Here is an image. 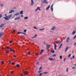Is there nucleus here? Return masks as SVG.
<instances>
[{"instance_id":"56","label":"nucleus","mask_w":76,"mask_h":76,"mask_svg":"<svg viewBox=\"0 0 76 76\" xmlns=\"http://www.w3.org/2000/svg\"><path fill=\"white\" fill-rule=\"evenodd\" d=\"M66 58H65V59L64 60V61H65V60H66Z\"/></svg>"},{"instance_id":"38","label":"nucleus","mask_w":76,"mask_h":76,"mask_svg":"<svg viewBox=\"0 0 76 76\" xmlns=\"http://www.w3.org/2000/svg\"><path fill=\"white\" fill-rule=\"evenodd\" d=\"M37 34H36L35 36L34 37V38H36V37H37Z\"/></svg>"},{"instance_id":"50","label":"nucleus","mask_w":76,"mask_h":76,"mask_svg":"<svg viewBox=\"0 0 76 76\" xmlns=\"http://www.w3.org/2000/svg\"><path fill=\"white\" fill-rule=\"evenodd\" d=\"M53 60V58H52L51 59H50V60L51 61V60Z\"/></svg>"},{"instance_id":"39","label":"nucleus","mask_w":76,"mask_h":76,"mask_svg":"<svg viewBox=\"0 0 76 76\" xmlns=\"http://www.w3.org/2000/svg\"><path fill=\"white\" fill-rule=\"evenodd\" d=\"M16 31V30H14L12 32L13 34V32H15Z\"/></svg>"},{"instance_id":"36","label":"nucleus","mask_w":76,"mask_h":76,"mask_svg":"<svg viewBox=\"0 0 76 76\" xmlns=\"http://www.w3.org/2000/svg\"><path fill=\"white\" fill-rule=\"evenodd\" d=\"M76 38V35H75V36L73 38V39H75V38Z\"/></svg>"},{"instance_id":"17","label":"nucleus","mask_w":76,"mask_h":76,"mask_svg":"<svg viewBox=\"0 0 76 76\" xmlns=\"http://www.w3.org/2000/svg\"><path fill=\"white\" fill-rule=\"evenodd\" d=\"M3 32H1L0 33V37H2V36H3Z\"/></svg>"},{"instance_id":"46","label":"nucleus","mask_w":76,"mask_h":76,"mask_svg":"<svg viewBox=\"0 0 76 76\" xmlns=\"http://www.w3.org/2000/svg\"><path fill=\"white\" fill-rule=\"evenodd\" d=\"M72 69H75V66H73L72 68Z\"/></svg>"},{"instance_id":"37","label":"nucleus","mask_w":76,"mask_h":76,"mask_svg":"<svg viewBox=\"0 0 76 76\" xmlns=\"http://www.w3.org/2000/svg\"><path fill=\"white\" fill-rule=\"evenodd\" d=\"M56 55L55 54L52 56V57H56Z\"/></svg>"},{"instance_id":"3","label":"nucleus","mask_w":76,"mask_h":76,"mask_svg":"<svg viewBox=\"0 0 76 76\" xmlns=\"http://www.w3.org/2000/svg\"><path fill=\"white\" fill-rule=\"evenodd\" d=\"M70 40V38L69 37H68L66 39V42L67 43H69V42Z\"/></svg>"},{"instance_id":"15","label":"nucleus","mask_w":76,"mask_h":76,"mask_svg":"<svg viewBox=\"0 0 76 76\" xmlns=\"http://www.w3.org/2000/svg\"><path fill=\"white\" fill-rule=\"evenodd\" d=\"M4 25H5V24L4 23L2 24L1 26H0V28H2V27H3V26H4Z\"/></svg>"},{"instance_id":"34","label":"nucleus","mask_w":76,"mask_h":76,"mask_svg":"<svg viewBox=\"0 0 76 76\" xmlns=\"http://www.w3.org/2000/svg\"><path fill=\"white\" fill-rule=\"evenodd\" d=\"M15 63H12V65H15Z\"/></svg>"},{"instance_id":"51","label":"nucleus","mask_w":76,"mask_h":76,"mask_svg":"<svg viewBox=\"0 0 76 76\" xmlns=\"http://www.w3.org/2000/svg\"><path fill=\"white\" fill-rule=\"evenodd\" d=\"M9 50H10L11 51H12V49L10 48V49H9Z\"/></svg>"},{"instance_id":"61","label":"nucleus","mask_w":76,"mask_h":76,"mask_svg":"<svg viewBox=\"0 0 76 76\" xmlns=\"http://www.w3.org/2000/svg\"><path fill=\"white\" fill-rule=\"evenodd\" d=\"M72 53H74V51H72Z\"/></svg>"},{"instance_id":"49","label":"nucleus","mask_w":76,"mask_h":76,"mask_svg":"<svg viewBox=\"0 0 76 76\" xmlns=\"http://www.w3.org/2000/svg\"><path fill=\"white\" fill-rule=\"evenodd\" d=\"M37 54H38V53H35V55H37V56H38Z\"/></svg>"},{"instance_id":"44","label":"nucleus","mask_w":76,"mask_h":76,"mask_svg":"<svg viewBox=\"0 0 76 76\" xmlns=\"http://www.w3.org/2000/svg\"><path fill=\"white\" fill-rule=\"evenodd\" d=\"M44 74H47V73H48V72H44L43 73Z\"/></svg>"},{"instance_id":"57","label":"nucleus","mask_w":76,"mask_h":76,"mask_svg":"<svg viewBox=\"0 0 76 76\" xmlns=\"http://www.w3.org/2000/svg\"><path fill=\"white\" fill-rule=\"evenodd\" d=\"M12 42H13V41H10V43H12Z\"/></svg>"},{"instance_id":"7","label":"nucleus","mask_w":76,"mask_h":76,"mask_svg":"<svg viewBox=\"0 0 76 76\" xmlns=\"http://www.w3.org/2000/svg\"><path fill=\"white\" fill-rule=\"evenodd\" d=\"M19 19H20V17H17L14 19V20H19Z\"/></svg>"},{"instance_id":"59","label":"nucleus","mask_w":76,"mask_h":76,"mask_svg":"<svg viewBox=\"0 0 76 76\" xmlns=\"http://www.w3.org/2000/svg\"><path fill=\"white\" fill-rule=\"evenodd\" d=\"M21 17H22V18H23V15H21Z\"/></svg>"},{"instance_id":"52","label":"nucleus","mask_w":76,"mask_h":76,"mask_svg":"<svg viewBox=\"0 0 76 76\" xmlns=\"http://www.w3.org/2000/svg\"><path fill=\"white\" fill-rule=\"evenodd\" d=\"M66 72H68V68H67L66 69Z\"/></svg>"},{"instance_id":"20","label":"nucleus","mask_w":76,"mask_h":76,"mask_svg":"<svg viewBox=\"0 0 76 76\" xmlns=\"http://www.w3.org/2000/svg\"><path fill=\"white\" fill-rule=\"evenodd\" d=\"M55 27H53L51 29L52 31H54L55 30Z\"/></svg>"},{"instance_id":"32","label":"nucleus","mask_w":76,"mask_h":76,"mask_svg":"<svg viewBox=\"0 0 76 76\" xmlns=\"http://www.w3.org/2000/svg\"><path fill=\"white\" fill-rule=\"evenodd\" d=\"M42 75V74L41 73L39 74V76H41Z\"/></svg>"},{"instance_id":"33","label":"nucleus","mask_w":76,"mask_h":76,"mask_svg":"<svg viewBox=\"0 0 76 76\" xmlns=\"http://www.w3.org/2000/svg\"><path fill=\"white\" fill-rule=\"evenodd\" d=\"M71 55H72V54H70L68 56V57H70L71 56Z\"/></svg>"},{"instance_id":"42","label":"nucleus","mask_w":76,"mask_h":76,"mask_svg":"<svg viewBox=\"0 0 76 76\" xmlns=\"http://www.w3.org/2000/svg\"><path fill=\"white\" fill-rule=\"evenodd\" d=\"M60 59H61V58H62V56H60Z\"/></svg>"},{"instance_id":"5","label":"nucleus","mask_w":76,"mask_h":76,"mask_svg":"<svg viewBox=\"0 0 76 76\" xmlns=\"http://www.w3.org/2000/svg\"><path fill=\"white\" fill-rule=\"evenodd\" d=\"M76 29L74 30L72 33V35H74V34H76Z\"/></svg>"},{"instance_id":"19","label":"nucleus","mask_w":76,"mask_h":76,"mask_svg":"<svg viewBox=\"0 0 76 76\" xmlns=\"http://www.w3.org/2000/svg\"><path fill=\"white\" fill-rule=\"evenodd\" d=\"M53 6L52 5L51 8L52 12H53Z\"/></svg>"},{"instance_id":"35","label":"nucleus","mask_w":76,"mask_h":76,"mask_svg":"<svg viewBox=\"0 0 76 76\" xmlns=\"http://www.w3.org/2000/svg\"><path fill=\"white\" fill-rule=\"evenodd\" d=\"M27 31V30H24V32H26V31Z\"/></svg>"},{"instance_id":"55","label":"nucleus","mask_w":76,"mask_h":76,"mask_svg":"<svg viewBox=\"0 0 76 76\" xmlns=\"http://www.w3.org/2000/svg\"><path fill=\"white\" fill-rule=\"evenodd\" d=\"M54 48H55V50H57V49H56V47H54Z\"/></svg>"},{"instance_id":"28","label":"nucleus","mask_w":76,"mask_h":76,"mask_svg":"<svg viewBox=\"0 0 76 76\" xmlns=\"http://www.w3.org/2000/svg\"><path fill=\"white\" fill-rule=\"evenodd\" d=\"M44 28H43L42 29H39V31H43V30H44Z\"/></svg>"},{"instance_id":"24","label":"nucleus","mask_w":76,"mask_h":76,"mask_svg":"<svg viewBox=\"0 0 76 76\" xmlns=\"http://www.w3.org/2000/svg\"><path fill=\"white\" fill-rule=\"evenodd\" d=\"M55 53L54 51H53V50H51V51H50V53Z\"/></svg>"},{"instance_id":"11","label":"nucleus","mask_w":76,"mask_h":76,"mask_svg":"<svg viewBox=\"0 0 76 76\" xmlns=\"http://www.w3.org/2000/svg\"><path fill=\"white\" fill-rule=\"evenodd\" d=\"M50 5H49V6L47 7L46 8V10H48L49 9H50Z\"/></svg>"},{"instance_id":"30","label":"nucleus","mask_w":76,"mask_h":76,"mask_svg":"<svg viewBox=\"0 0 76 76\" xmlns=\"http://www.w3.org/2000/svg\"><path fill=\"white\" fill-rule=\"evenodd\" d=\"M27 54H28V55H30V54H31V53H30V52H28L27 53Z\"/></svg>"},{"instance_id":"14","label":"nucleus","mask_w":76,"mask_h":76,"mask_svg":"<svg viewBox=\"0 0 76 76\" xmlns=\"http://www.w3.org/2000/svg\"><path fill=\"white\" fill-rule=\"evenodd\" d=\"M44 51L42 49L41 50V52L40 53V55H41L42 54V53L44 52Z\"/></svg>"},{"instance_id":"16","label":"nucleus","mask_w":76,"mask_h":76,"mask_svg":"<svg viewBox=\"0 0 76 76\" xmlns=\"http://www.w3.org/2000/svg\"><path fill=\"white\" fill-rule=\"evenodd\" d=\"M17 15H19V13L17 12L15 14L14 16H17Z\"/></svg>"},{"instance_id":"8","label":"nucleus","mask_w":76,"mask_h":76,"mask_svg":"<svg viewBox=\"0 0 76 76\" xmlns=\"http://www.w3.org/2000/svg\"><path fill=\"white\" fill-rule=\"evenodd\" d=\"M12 15H9L7 17V18H8L9 19H10L12 17Z\"/></svg>"},{"instance_id":"47","label":"nucleus","mask_w":76,"mask_h":76,"mask_svg":"<svg viewBox=\"0 0 76 76\" xmlns=\"http://www.w3.org/2000/svg\"><path fill=\"white\" fill-rule=\"evenodd\" d=\"M14 73V71H12L11 72V74H12V73Z\"/></svg>"},{"instance_id":"6","label":"nucleus","mask_w":76,"mask_h":76,"mask_svg":"<svg viewBox=\"0 0 76 76\" xmlns=\"http://www.w3.org/2000/svg\"><path fill=\"white\" fill-rule=\"evenodd\" d=\"M23 73H24V75H28V73H29L28 72L24 71L23 72Z\"/></svg>"},{"instance_id":"23","label":"nucleus","mask_w":76,"mask_h":76,"mask_svg":"<svg viewBox=\"0 0 76 76\" xmlns=\"http://www.w3.org/2000/svg\"><path fill=\"white\" fill-rule=\"evenodd\" d=\"M55 43H56V44H58V43L56 42H54V47H56V44H55Z\"/></svg>"},{"instance_id":"18","label":"nucleus","mask_w":76,"mask_h":76,"mask_svg":"<svg viewBox=\"0 0 76 76\" xmlns=\"http://www.w3.org/2000/svg\"><path fill=\"white\" fill-rule=\"evenodd\" d=\"M63 45V44H61V45H60V46L59 47V49H60L61 48V47H62V46Z\"/></svg>"},{"instance_id":"31","label":"nucleus","mask_w":76,"mask_h":76,"mask_svg":"<svg viewBox=\"0 0 76 76\" xmlns=\"http://www.w3.org/2000/svg\"><path fill=\"white\" fill-rule=\"evenodd\" d=\"M34 29H37V30H38V28H37V27H34Z\"/></svg>"},{"instance_id":"10","label":"nucleus","mask_w":76,"mask_h":76,"mask_svg":"<svg viewBox=\"0 0 76 76\" xmlns=\"http://www.w3.org/2000/svg\"><path fill=\"white\" fill-rule=\"evenodd\" d=\"M31 5L32 6V5H34V1L33 0H31Z\"/></svg>"},{"instance_id":"41","label":"nucleus","mask_w":76,"mask_h":76,"mask_svg":"<svg viewBox=\"0 0 76 76\" xmlns=\"http://www.w3.org/2000/svg\"><path fill=\"white\" fill-rule=\"evenodd\" d=\"M7 49H10V47H7Z\"/></svg>"},{"instance_id":"29","label":"nucleus","mask_w":76,"mask_h":76,"mask_svg":"<svg viewBox=\"0 0 76 76\" xmlns=\"http://www.w3.org/2000/svg\"><path fill=\"white\" fill-rule=\"evenodd\" d=\"M42 67H40L39 69V70H41V69H42Z\"/></svg>"},{"instance_id":"13","label":"nucleus","mask_w":76,"mask_h":76,"mask_svg":"<svg viewBox=\"0 0 76 76\" xmlns=\"http://www.w3.org/2000/svg\"><path fill=\"white\" fill-rule=\"evenodd\" d=\"M4 19H5V20H9V18H6V17H4Z\"/></svg>"},{"instance_id":"64","label":"nucleus","mask_w":76,"mask_h":76,"mask_svg":"<svg viewBox=\"0 0 76 76\" xmlns=\"http://www.w3.org/2000/svg\"><path fill=\"white\" fill-rule=\"evenodd\" d=\"M12 51H15V50H12Z\"/></svg>"},{"instance_id":"60","label":"nucleus","mask_w":76,"mask_h":76,"mask_svg":"<svg viewBox=\"0 0 76 76\" xmlns=\"http://www.w3.org/2000/svg\"><path fill=\"white\" fill-rule=\"evenodd\" d=\"M9 61L10 63H11V61Z\"/></svg>"},{"instance_id":"9","label":"nucleus","mask_w":76,"mask_h":76,"mask_svg":"<svg viewBox=\"0 0 76 76\" xmlns=\"http://www.w3.org/2000/svg\"><path fill=\"white\" fill-rule=\"evenodd\" d=\"M15 10H10L9 13H12V12H14Z\"/></svg>"},{"instance_id":"63","label":"nucleus","mask_w":76,"mask_h":76,"mask_svg":"<svg viewBox=\"0 0 76 76\" xmlns=\"http://www.w3.org/2000/svg\"><path fill=\"white\" fill-rule=\"evenodd\" d=\"M76 45V43H75V44H74V45Z\"/></svg>"},{"instance_id":"45","label":"nucleus","mask_w":76,"mask_h":76,"mask_svg":"<svg viewBox=\"0 0 76 76\" xmlns=\"http://www.w3.org/2000/svg\"><path fill=\"white\" fill-rule=\"evenodd\" d=\"M13 57H17V56H15V55H14L13 56Z\"/></svg>"},{"instance_id":"62","label":"nucleus","mask_w":76,"mask_h":76,"mask_svg":"<svg viewBox=\"0 0 76 76\" xmlns=\"http://www.w3.org/2000/svg\"><path fill=\"white\" fill-rule=\"evenodd\" d=\"M36 64H39V62H38Z\"/></svg>"},{"instance_id":"25","label":"nucleus","mask_w":76,"mask_h":76,"mask_svg":"<svg viewBox=\"0 0 76 76\" xmlns=\"http://www.w3.org/2000/svg\"><path fill=\"white\" fill-rule=\"evenodd\" d=\"M16 67H20V65L19 64H17L16 65Z\"/></svg>"},{"instance_id":"54","label":"nucleus","mask_w":76,"mask_h":76,"mask_svg":"<svg viewBox=\"0 0 76 76\" xmlns=\"http://www.w3.org/2000/svg\"><path fill=\"white\" fill-rule=\"evenodd\" d=\"M22 32H19L18 33V34H22Z\"/></svg>"},{"instance_id":"4","label":"nucleus","mask_w":76,"mask_h":76,"mask_svg":"<svg viewBox=\"0 0 76 76\" xmlns=\"http://www.w3.org/2000/svg\"><path fill=\"white\" fill-rule=\"evenodd\" d=\"M38 10L39 11H41V9H40V7H37V9L35 10V11L37 12Z\"/></svg>"},{"instance_id":"1","label":"nucleus","mask_w":76,"mask_h":76,"mask_svg":"<svg viewBox=\"0 0 76 76\" xmlns=\"http://www.w3.org/2000/svg\"><path fill=\"white\" fill-rule=\"evenodd\" d=\"M47 0H42V3H44L45 4H48V1H47Z\"/></svg>"},{"instance_id":"40","label":"nucleus","mask_w":76,"mask_h":76,"mask_svg":"<svg viewBox=\"0 0 76 76\" xmlns=\"http://www.w3.org/2000/svg\"><path fill=\"white\" fill-rule=\"evenodd\" d=\"M1 63H2V64H4V62H3V61H1Z\"/></svg>"},{"instance_id":"53","label":"nucleus","mask_w":76,"mask_h":76,"mask_svg":"<svg viewBox=\"0 0 76 76\" xmlns=\"http://www.w3.org/2000/svg\"><path fill=\"white\" fill-rule=\"evenodd\" d=\"M9 51H6V53H9Z\"/></svg>"},{"instance_id":"12","label":"nucleus","mask_w":76,"mask_h":76,"mask_svg":"<svg viewBox=\"0 0 76 76\" xmlns=\"http://www.w3.org/2000/svg\"><path fill=\"white\" fill-rule=\"evenodd\" d=\"M20 15H23V10L21 11L20 12Z\"/></svg>"},{"instance_id":"43","label":"nucleus","mask_w":76,"mask_h":76,"mask_svg":"<svg viewBox=\"0 0 76 76\" xmlns=\"http://www.w3.org/2000/svg\"><path fill=\"white\" fill-rule=\"evenodd\" d=\"M5 17H6V18H7V14H6L5 15Z\"/></svg>"},{"instance_id":"2","label":"nucleus","mask_w":76,"mask_h":76,"mask_svg":"<svg viewBox=\"0 0 76 76\" xmlns=\"http://www.w3.org/2000/svg\"><path fill=\"white\" fill-rule=\"evenodd\" d=\"M46 47L47 50H48V51H50V50H48L49 49V48H50V45H47Z\"/></svg>"},{"instance_id":"22","label":"nucleus","mask_w":76,"mask_h":76,"mask_svg":"<svg viewBox=\"0 0 76 76\" xmlns=\"http://www.w3.org/2000/svg\"><path fill=\"white\" fill-rule=\"evenodd\" d=\"M69 48V47H67L66 49H65V52H66V51H67L68 50V48Z\"/></svg>"},{"instance_id":"21","label":"nucleus","mask_w":76,"mask_h":76,"mask_svg":"<svg viewBox=\"0 0 76 76\" xmlns=\"http://www.w3.org/2000/svg\"><path fill=\"white\" fill-rule=\"evenodd\" d=\"M24 19H25L26 20H27V19H28V17H25L24 18Z\"/></svg>"},{"instance_id":"27","label":"nucleus","mask_w":76,"mask_h":76,"mask_svg":"<svg viewBox=\"0 0 76 76\" xmlns=\"http://www.w3.org/2000/svg\"><path fill=\"white\" fill-rule=\"evenodd\" d=\"M2 16H3V15L2 14H0V18H2Z\"/></svg>"},{"instance_id":"58","label":"nucleus","mask_w":76,"mask_h":76,"mask_svg":"<svg viewBox=\"0 0 76 76\" xmlns=\"http://www.w3.org/2000/svg\"><path fill=\"white\" fill-rule=\"evenodd\" d=\"M41 71H39V73H41Z\"/></svg>"},{"instance_id":"48","label":"nucleus","mask_w":76,"mask_h":76,"mask_svg":"<svg viewBox=\"0 0 76 76\" xmlns=\"http://www.w3.org/2000/svg\"><path fill=\"white\" fill-rule=\"evenodd\" d=\"M72 58H73V59H74V58H75V56H73Z\"/></svg>"},{"instance_id":"26","label":"nucleus","mask_w":76,"mask_h":76,"mask_svg":"<svg viewBox=\"0 0 76 76\" xmlns=\"http://www.w3.org/2000/svg\"><path fill=\"white\" fill-rule=\"evenodd\" d=\"M1 7H3L4 6V5H3V4H1L0 5Z\"/></svg>"}]
</instances>
